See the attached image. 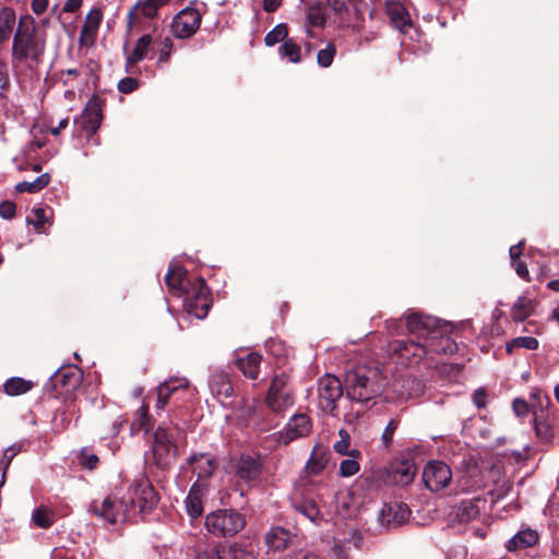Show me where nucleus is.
<instances>
[{"instance_id": "obj_42", "label": "nucleus", "mask_w": 559, "mask_h": 559, "mask_svg": "<svg viewBox=\"0 0 559 559\" xmlns=\"http://www.w3.org/2000/svg\"><path fill=\"white\" fill-rule=\"evenodd\" d=\"M513 347L536 349L538 347V341L532 336H520L514 338L511 343L507 344V352L511 353Z\"/></svg>"}, {"instance_id": "obj_45", "label": "nucleus", "mask_w": 559, "mask_h": 559, "mask_svg": "<svg viewBox=\"0 0 559 559\" xmlns=\"http://www.w3.org/2000/svg\"><path fill=\"white\" fill-rule=\"evenodd\" d=\"M335 53H336L335 46L332 44H329L324 49L319 50V52L317 55L318 63L323 68L330 67L333 62Z\"/></svg>"}, {"instance_id": "obj_14", "label": "nucleus", "mask_w": 559, "mask_h": 559, "mask_svg": "<svg viewBox=\"0 0 559 559\" xmlns=\"http://www.w3.org/2000/svg\"><path fill=\"white\" fill-rule=\"evenodd\" d=\"M452 479L450 467L439 461L429 462L423 472V480L431 491H439L445 488Z\"/></svg>"}, {"instance_id": "obj_50", "label": "nucleus", "mask_w": 559, "mask_h": 559, "mask_svg": "<svg viewBox=\"0 0 559 559\" xmlns=\"http://www.w3.org/2000/svg\"><path fill=\"white\" fill-rule=\"evenodd\" d=\"M17 450H15L13 447L8 448L3 453V459L0 463V486L4 483V476L7 468L9 467L10 463L12 462L13 457L16 455Z\"/></svg>"}, {"instance_id": "obj_51", "label": "nucleus", "mask_w": 559, "mask_h": 559, "mask_svg": "<svg viewBox=\"0 0 559 559\" xmlns=\"http://www.w3.org/2000/svg\"><path fill=\"white\" fill-rule=\"evenodd\" d=\"M32 213L35 216L34 221H27L28 224H33L38 233L43 231L45 223L48 221L46 215V210L43 207L33 209Z\"/></svg>"}, {"instance_id": "obj_60", "label": "nucleus", "mask_w": 559, "mask_h": 559, "mask_svg": "<svg viewBox=\"0 0 559 559\" xmlns=\"http://www.w3.org/2000/svg\"><path fill=\"white\" fill-rule=\"evenodd\" d=\"M473 401L478 408L485 407L487 402V394L485 390L477 389L473 394Z\"/></svg>"}, {"instance_id": "obj_49", "label": "nucleus", "mask_w": 559, "mask_h": 559, "mask_svg": "<svg viewBox=\"0 0 559 559\" xmlns=\"http://www.w3.org/2000/svg\"><path fill=\"white\" fill-rule=\"evenodd\" d=\"M297 509L312 522L320 516L319 508L313 501H305Z\"/></svg>"}, {"instance_id": "obj_48", "label": "nucleus", "mask_w": 559, "mask_h": 559, "mask_svg": "<svg viewBox=\"0 0 559 559\" xmlns=\"http://www.w3.org/2000/svg\"><path fill=\"white\" fill-rule=\"evenodd\" d=\"M399 427V420L397 419H391L388 425L385 426L382 436H381V442L383 447L389 448L393 441V436Z\"/></svg>"}, {"instance_id": "obj_29", "label": "nucleus", "mask_w": 559, "mask_h": 559, "mask_svg": "<svg viewBox=\"0 0 559 559\" xmlns=\"http://www.w3.org/2000/svg\"><path fill=\"white\" fill-rule=\"evenodd\" d=\"M16 16L13 9L9 7L0 8V43L9 39L15 25Z\"/></svg>"}, {"instance_id": "obj_47", "label": "nucleus", "mask_w": 559, "mask_h": 559, "mask_svg": "<svg viewBox=\"0 0 559 559\" xmlns=\"http://www.w3.org/2000/svg\"><path fill=\"white\" fill-rule=\"evenodd\" d=\"M535 433L543 441H550L552 438V429L550 425L544 420L538 419L537 417L534 420Z\"/></svg>"}, {"instance_id": "obj_30", "label": "nucleus", "mask_w": 559, "mask_h": 559, "mask_svg": "<svg viewBox=\"0 0 559 559\" xmlns=\"http://www.w3.org/2000/svg\"><path fill=\"white\" fill-rule=\"evenodd\" d=\"M534 308L535 302L533 299L526 296H521L511 309V317L514 321H524L533 313Z\"/></svg>"}, {"instance_id": "obj_57", "label": "nucleus", "mask_w": 559, "mask_h": 559, "mask_svg": "<svg viewBox=\"0 0 559 559\" xmlns=\"http://www.w3.org/2000/svg\"><path fill=\"white\" fill-rule=\"evenodd\" d=\"M138 88V81L133 78H124L119 81L118 90L121 93H131Z\"/></svg>"}, {"instance_id": "obj_4", "label": "nucleus", "mask_w": 559, "mask_h": 559, "mask_svg": "<svg viewBox=\"0 0 559 559\" xmlns=\"http://www.w3.org/2000/svg\"><path fill=\"white\" fill-rule=\"evenodd\" d=\"M406 329L408 334L415 336L423 344L439 337L442 332L440 321L431 316H425L417 312H411L405 316Z\"/></svg>"}, {"instance_id": "obj_9", "label": "nucleus", "mask_w": 559, "mask_h": 559, "mask_svg": "<svg viewBox=\"0 0 559 559\" xmlns=\"http://www.w3.org/2000/svg\"><path fill=\"white\" fill-rule=\"evenodd\" d=\"M317 393L318 406L332 416H336V402L343 395V385L340 379L332 374H325L318 382Z\"/></svg>"}, {"instance_id": "obj_33", "label": "nucleus", "mask_w": 559, "mask_h": 559, "mask_svg": "<svg viewBox=\"0 0 559 559\" xmlns=\"http://www.w3.org/2000/svg\"><path fill=\"white\" fill-rule=\"evenodd\" d=\"M326 452L321 447H316L307 462L306 469L311 475L319 474L326 465Z\"/></svg>"}, {"instance_id": "obj_37", "label": "nucleus", "mask_w": 559, "mask_h": 559, "mask_svg": "<svg viewBox=\"0 0 559 559\" xmlns=\"http://www.w3.org/2000/svg\"><path fill=\"white\" fill-rule=\"evenodd\" d=\"M278 50L283 58L288 59L293 63L301 61V48L293 38L286 39Z\"/></svg>"}, {"instance_id": "obj_38", "label": "nucleus", "mask_w": 559, "mask_h": 559, "mask_svg": "<svg viewBox=\"0 0 559 559\" xmlns=\"http://www.w3.org/2000/svg\"><path fill=\"white\" fill-rule=\"evenodd\" d=\"M49 176L47 174L40 175L33 181H22L15 186L19 192L36 193L44 189L49 183Z\"/></svg>"}, {"instance_id": "obj_2", "label": "nucleus", "mask_w": 559, "mask_h": 559, "mask_svg": "<svg viewBox=\"0 0 559 559\" xmlns=\"http://www.w3.org/2000/svg\"><path fill=\"white\" fill-rule=\"evenodd\" d=\"M344 386L349 400L364 404L382 393L384 379L377 368L359 366L346 372Z\"/></svg>"}, {"instance_id": "obj_43", "label": "nucleus", "mask_w": 559, "mask_h": 559, "mask_svg": "<svg viewBox=\"0 0 559 559\" xmlns=\"http://www.w3.org/2000/svg\"><path fill=\"white\" fill-rule=\"evenodd\" d=\"M228 546L211 547L201 551L198 559H227Z\"/></svg>"}, {"instance_id": "obj_27", "label": "nucleus", "mask_w": 559, "mask_h": 559, "mask_svg": "<svg viewBox=\"0 0 559 559\" xmlns=\"http://www.w3.org/2000/svg\"><path fill=\"white\" fill-rule=\"evenodd\" d=\"M429 355L432 353L453 355L457 350V346L454 341L445 336V330L442 326V332L439 337L431 340L427 343Z\"/></svg>"}, {"instance_id": "obj_55", "label": "nucleus", "mask_w": 559, "mask_h": 559, "mask_svg": "<svg viewBox=\"0 0 559 559\" xmlns=\"http://www.w3.org/2000/svg\"><path fill=\"white\" fill-rule=\"evenodd\" d=\"M170 396L169 385L160 384L157 390L156 407L163 409Z\"/></svg>"}, {"instance_id": "obj_11", "label": "nucleus", "mask_w": 559, "mask_h": 559, "mask_svg": "<svg viewBox=\"0 0 559 559\" xmlns=\"http://www.w3.org/2000/svg\"><path fill=\"white\" fill-rule=\"evenodd\" d=\"M127 501L139 513L151 511L157 504V495L147 479L136 481L129 490Z\"/></svg>"}, {"instance_id": "obj_26", "label": "nucleus", "mask_w": 559, "mask_h": 559, "mask_svg": "<svg viewBox=\"0 0 559 559\" xmlns=\"http://www.w3.org/2000/svg\"><path fill=\"white\" fill-rule=\"evenodd\" d=\"M416 471L417 468L413 462L407 460L399 462L392 471V483L402 486L408 485L414 480Z\"/></svg>"}, {"instance_id": "obj_1", "label": "nucleus", "mask_w": 559, "mask_h": 559, "mask_svg": "<svg viewBox=\"0 0 559 559\" xmlns=\"http://www.w3.org/2000/svg\"><path fill=\"white\" fill-rule=\"evenodd\" d=\"M47 45V35L28 14L19 20L12 41V63L28 70L36 69L43 61Z\"/></svg>"}, {"instance_id": "obj_40", "label": "nucleus", "mask_w": 559, "mask_h": 559, "mask_svg": "<svg viewBox=\"0 0 559 559\" xmlns=\"http://www.w3.org/2000/svg\"><path fill=\"white\" fill-rule=\"evenodd\" d=\"M211 390L218 399L229 397L233 394L230 382L223 377H213L211 380Z\"/></svg>"}, {"instance_id": "obj_46", "label": "nucleus", "mask_w": 559, "mask_h": 559, "mask_svg": "<svg viewBox=\"0 0 559 559\" xmlns=\"http://www.w3.org/2000/svg\"><path fill=\"white\" fill-rule=\"evenodd\" d=\"M307 23H308V26H311V27H320V26L324 25L325 16L320 7L309 8L308 14H307Z\"/></svg>"}, {"instance_id": "obj_62", "label": "nucleus", "mask_w": 559, "mask_h": 559, "mask_svg": "<svg viewBox=\"0 0 559 559\" xmlns=\"http://www.w3.org/2000/svg\"><path fill=\"white\" fill-rule=\"evenodd\" d=\"M513 266L515 269L516 274L520 277L528 281V270H527L526 264L523 261H520V260L513 261Z\"/></svg>"}, {"instance_id": "obj_56", "label": "nucleus", "mask_w": 559, "mask_h": 559, "mask_svg": "<svg viewBox=\"0 0 559 559\" xmlns=\"http://www.w3.org/2000/svg\"><path fill=\"white\" fill-rule=\"evenodd\" d=\"M188 384L189 382L185 378H175L163 383V385H169V391L171 395L181 389L186 390L188 388Z\"/></svg>"}, {"instance_id": "obj_61", "label": "nucleus", "mask_w": 559, "mask_h": 559, "mask_svg": "<svg viewBox=\"0 0 559 559\" xmlns=\"http://www.w3.org/2000/svg\"><path fill=\"white\" fill-rule=\"evenodd\" d=\"M9 86V76L7 66L0 62V94Z\"/></svg>"}, {"instance_id": "obj_32", "label": "nucleus", "mask_w": 559, "mask_h": 559, "mask_svg": "<svg viewBox=\"0 0 559 559\" xmlns=\"http://www.w3.org/2000/svg\"><path fill=\"white\" fill-rule=\"evenodd\" d=\"M153 38L150 34L142 35L135 43L134 49L127 59V63L133 66L146 56Z\"/></svg>"}, {"instance_id": "obj_5", "label": "nucleus", "mask_w": 559, "mask_h": 559, "mask_svg": "<svg viewBox=\"0 0 559 559\" xmlns=\"http://www.w3.org/2000/svg\"><path fill=\"white\" fill-rule=\"evenodd\" d=\"M206 528L215 535H235L245 526L242 514L235 510H218L205 519Z\"/></svg>"}, {"instance_id": "obj_35", "label": "nucleus", "mask_w": 559, "mask_h": 559, "mask_svg": "<svg viewBox=\"0 0 559 559\" xmlns=\"http://www.w3.org/2000/svg\"><path fill=\"white\" fill-rule=\"evenodd\" d=\"M32 388L33 383L31 381L17 377L7 380L3 384L4 392L11 396L24 394Z\"/></svg>"}, {"instance_id": "obj_54", "label": "nucleus", "mask_w": 559, "mask_h": 559, "mask_svg": "<svg viewBox=\"0 0 559 559\" xmlns=\"http://www.w3.org/2000/svg\"><path fill=\"white\" fill-rule=\"evenodd\" d=\"M98 463V456L93 454V453H88L86 450H83L81 453H80V464L88 469H93L96 467Z\"/></svg>"}, {"instance_id": "obj_22", "label": "nucleus", "mask_w": 559, "mask_h": 559, "mask_svg": "<svg viewBox=\"0 0 559 559\" xmlns=\"http://www.w3.org/2000/svg\"><path fill=\"white\" fill-rule=\"evenodd\" d=\"M456 485L462 492L476 491L485 486L484 474L477 467L468 468L457 478Z\"/></svg>"}, {"instance_id": "obj_8", "label": "nucleus", "mask_w": 559, "mask_h": 559, "mask_svg": "<svg viewBox=\"0 0 559 559\" xmlns=\"http://www.w3.org/2000/svg\"><path fill=\"white\" fill-rule=\"evenodd\" d=\"M170 0H138L127 13V27L130 31H141L145 21L158 17V12Z\"/></svg>"}, {"instance_id": "obj_15", "label": "nucleus", "mask_w": 559, "mask_h": 559, "mask_svg": "<svg viewBox=\"0 0 559 559\" xmlns=\"http://www.w3.org/2000/svg\"><path fill=\"white\" fill-rule=\"evenodd\" d=\"M103 103L98 97H92L82 114L78 119L76 123H80L81 128L88 134H94L100 127L103 115H102Z\"/></svg>"}, {"instance_id": "obj_3", "label": "nucleus", "mask_w": 559, "mask_h": 559, "mask_svg": "<svg viewBox=\"0 0 559 559\" xmlns=\"http://www.w3.org/2000/svg\"><path fill=\"white\" fill-rule=\"evenodd\" d=\"M385 350L388 356L394 359L396 364L406 367L416 366L424 358L430 359L427 344L416 341H392L388 343Z\"/></svg>"}, {"instance_id": "obj_59", "label": "nucleus", "mask_w": 559, "mask_h": 559, "mask_svg": "<svg viewBox=\"0 0 559 559\" xmlns=\"http://www.w3.org/2000/svg\"><path fill=\"white\" fill-rule=\"evenodd\" d=\"M512 407L518 416H523L528 413V405L524 400L515 399L512 403Z\"/></svg>"}, {"instance_id": "obj_64", "label": "nucleus", "mask_w": 559, "mask_h": 559, "mask_svg": "<svg viewBox=\"0 0 559 559\" xmlns=\"http://www.w3.org/2000/svg\"><path fill=\"white\" fill-rule=\"evenodd\" d=\"M83 0H67L63 5V12L72 13L80 9Z\"/></svg>"}, {"instance_id": "obj_20", "label": "nucleus", "mask_w": 559, "mask_h": 559, "mask_svg": "<svg viewBox=\"0 0 559 559\" xmlns=\"http://www.w3.org/2000/svg\"><path fill=\"white\" fill-rule=\"evenodd\" d=\"M165 282L169 289L179 295H185L191 288L187 271L178 264H170Z\"/></svg>"}, {"instance_id": "obj_21", "label": "nucleus", "mask_w": 559, "mask_h": 559, "mask_svg": "<svg viewBox=\"0 0 559 559\" xmlns=\"http://www.w3.org/2000/svg\"><path fill=\"white\" fill-rule=\"evenodd\" d=\"M486 507L487 500L481 497L464 500L460 503L456 515L461 522H469L479 518Z\"/></svg>"}, {"instance_id": "obj_12", "label": "nucleus", "mask_w": 559, "mask_h": 559, "mask_svg": "<svg viewBox=\"0 0 559 559\" xmlns=\"http://www.w3.org/2000/svg\"><path fill=\"white\" fill-rule=\"evenodd\" d=\"M201 21V13L195 8L187 7L174 16L171 33L180 39L190 38L199 29Z\"/></svg>"}, {"instance_id": "obj_16", "label": "nucleus", "mask_w": 559, "mask_h": 559, "mask_svg": "<svg viewBox=\"0 0 559 559\" xmlns=\"http://www.w3.org/2000/svg\"><path fill=\"white\" fill-rule=\"evenodd\" d=\"M409 509L402 502L384 503L379 512L381 525L390 528L405 523L409 516Z\"/></svg>"}, {"instance_id": "obj_18", "label": "nucleus", "mask_w": 559, "mask_h": 559, "mask_svg": "<svg viewBox=\"0 0 559 559\" xmlns=\"http://www.w3.org/2000/svg\"><path fill=\"white\" fill-rule=\"evenodd\" d=\"M192 473L197 475L198 481L209 478L212 476L217 467L215 459L207 453H199L191 455L188 461Z\"/></svg>"}, {"instance_id": "obj_31", "label": "nucleus", "mask_w": 559, "mask_h": 559, "mask_svg": "<svg viewBox=\"0 0 559 559\" xmlns=\"http://www.w3.org/2000/svg\"><path fill=\"white\" fill-rule=\"evenodd\" d=\"M289 540L288 531L282 527H273L265 534V543L270 549L282 550Z\"/></svg>"}, {"instance_id": "obj_19", "label": "nucleus", "mask_w": 559, "mask_h": 559, "mask_svg": "<svg viewBox=\"0 0 559 559\" xmlns=\"http://www.w3.org/2000/svg\"><path fill=\"white\" fill-rule=\"evenodd\" d=\"M261 474V463L259 459L249 454L241 455L236 464V475L246 483H254Z\"/></svg>"}, {"instance_id": "obj_52", "label": "nucleus", "mask_w": 559, "mask_h": 559, "mask_svg": "<svg viewBox=\"0 0 559 559\" xmlns=\"http://www.w3.org/2000/svg\"><path fill=\"white\" fill-rule=\"evenodd\" d=\"M227 559H255L253 552L238 546H228Z\"/></svg>"}, {"instance_id": "obj_41", "label": "nucleus", "mask_w": 559, "mask_h": 559, "mask_svg": "<svg viewBox=\"0 0 559 559\" xmlns=\"http://www.w3.org/2000/svg\"><path fill=\"white\" fill-rule=\"evenodd\" d=\"M288 36V29H287V26L286 24L284 23H281V24H277L272 31H270L265 37H264V43L266 46H274L281 41H285Z\"/></svg>"}, {"instance_id": "obj_25", "label": "nucleus", "mask_w": 559, "mask_h": 559, "mask_svg": "<svg viewBox=\"0 0 559 559\" xmlns=\"http://www.w3.org/2000/svg\"><path fill=\"white\" fill-rule=\"evenodd\" d=\"M538 542V534L532 528L518 532L506 545L508 551H518L534 546Z\"/></svg>"}, {"instance_id": "obj_53", "label": "nucleus", "mask_w": 559, "mask_h": 559, "mask_svg": "<svg viewBox=\"0 0 559 559\" xmlns=\"http://www.w3.org/2000/svg\"><path fill=\"white\" fill-rule=\"evenodd\" d=\"M174 48V43L170 37H165L160 43V48L158 50V61L166 62L168 61Z\"/></svg>"}, {"instance_id": "obj_7", "label": "nucleus", "mask_w": 559, "mask_h": 559, "mask_svg": "<svg viewBox=\"0 0 559 559\" xmlns=\"http://www.w3.org/2000/svg\"><path fill=\"white\" fill-rule=\"evenodd\" d=\"M177 456L178 447L175 442L173 431L164 426H159L154 435V463L160 468H166L175 462Z\"/></svg>"}, {"instance_id": "obj_28", "label": "nucleus", "mask_w": 559, "mask_h": 559, "mask_svg": "<svg viewBox=\"0 0 559 559\" xmlns=\"http://www.w3.org/2000/svg\"><path fill=\"white\" fill-rule=\"evenodd\" d=\"M261 360V355L257 353H250L246 357L239 358L237 360V367L247 378L254 380L259 376V366Z\"/></svg>"}, {"instance_id": "obj_36", "label": "nucleus", "mask_w": 559, "mask_h": 559, "mask_svg": "<svg viewBox=\"0 0 559 559\" xmlns=\"http://www.w3.org/2000/svg\"><path fill=\"white\" fill-rule=\"evenodd\" d=\"M340 440L334 443L333 449L336 453L342 455H349L352 457H359L360 451L353 449L349 450L350 435L345 429L338 430Z\"/></svg>"}, {"instance_id": "obj_34", "label": "nucleus", "mask_w": 559, "mask_h": 559, "mask_svg": "<svg viewBox=\"0 0 559 559\" xmlns=\"http://www.w3.org/2000/svg\"><path fill=\"white\" fill-rule=\"evenodd\" d=\"M152 427L151 417L148 416V406L143 404L135 413V417L131 424V432L135 433L141 430L147 432Z\"/></svg>"}, {"instance_id": "obj_44", "label": "nucleus", "mask_w": 559, "mask_h": 559, "mask_svg": "<svg viewBox=\"0 0 559 559\" xmlns=\"http://www.w3.org/2000/svg\"><path fill=\"white\" fill-rule=\"evenodd\" d=\"M356 459L350 456L340 463L338 473L342 477H350L359 472L360 465Z\"/></svg>"}, {"instance_id": "obj_13", "label": "nucleus", "mask_w": 559, "mask_h": 559, "mask_svg": "<svg viewBox=\"0 0 559 559\" xmlns=\"http://www.w3.org/2000/svg\"><path fill=\"white\" fill-rule=\"evenodd\" d=\"M267 406L275 413H281L293 406L294 397L287 388V378L284 374L276 376L271 383L266 396Z\"/></svg>"}, {"instance_id": "obj_58", "label": "nucleus", "mask_w": 559, "mask_h": 559, "mask_svg": "<svg viewBox=\"0 0 559 559\" xmlns=\"http://www.w3.org/2000/svg\"><path fill=\"white\" fill-rule=\"evenodd\" d=\"M15 212H16V206L13 202L4 201L0 204L1 217L5 218V219H10V218L14 217Z\"/></svg>"}, {"instance_id": "obj_23", "label": "nucleus", "mask_w": 559, "mask_h": 559, "mask_svg": "<svg viewBox=\"0 0 559 559\" xmlns=\"http://www.w3.org/2000/svg\"><path fill=\"white\" fill-rule=\"evenodd\" d=\"M206 488L204 485L197 483L191 488L186 499V509L188 514L192 518H199L203 513L202 500L205 495Z\"/></svg>"}, {"instance_id": "obj_10", "label": "nucleus", "mask_w": 559, "mask_h": 559, "mask_svg": "<svg viewBox=\"0 0 559 559\" xmlns=\"http://www.w3.org/2000/svg\"><path fill=\"white\" fill-rule=\"evenodd\" d=\"M185 295L187 296L185 299L187 313L197 319L205 318L212 304L205 281L198 278Z\"/></svg>"}, {"instance_id": "obj_6", "label": "nucleus", "mask_w": 559, "mask_h": 559, "mask_svg": "<svg viewBox=\"0 0 559 559\" xmlns=\"http://www.w3.org/2000/svg\"><path fill=\"white\" fill-rule=\"evenodd\" d=\"M131 508L126 498L108 496L102 501H93L91 511L110 524L123 523L129 516Z\"/></svg>"}, {"instance_id": "obj_39", "label": "nucleus", "mask_w": 559, "mask_h": 559, "mask_svg": "<svg viewBox=\"0 0 559 559\" xmlns=\"http://www.w3.org/2000/svg\"><path fill=\"white\" fill-rule=\"evenodd\" d=\"M33 523L40 528H48L55 522V515L51 510L46 507H39L32 513Z\"/></svg>"}, {"instance_id": "obj_17", "label": "nucleus", "mask_w": 559, "mask_h": 559, "mask_svg": "<svg viewBox=\"0 0 559 559\" xmlns=\"http://www.w3.org/2000/svg\"><path fill=\"white\" fill-rule=\"evenodd\" d=\"M103 21V12L99 8H93L85 16L79 43L81 46H92L96 39L98 28Z\"/></svg>"}, {"instance_id": "obj_63", "label": "nucleus", "mask_w": 559, "mask_h": 559, "mask_svg": "<svg viewBox=\"0 0 559 559\" xmlns=\"http://www.w3.org/2000/svg\"><path fill=\"white\" fill-rule=\"evenodd\" d=\"M31 7L34 13L41 14L48 8V0H32Z\"/></svg>"}, {"instance_id": "obj_24", "label": "nucleus", "mask_w": 559, "mask_h": 559, "mask_svg": "<svg viewBox=\"0 0 559 559\" xmlns=\"http://www.w3.org/2000/svg\"><path fill=\"white\" fill-rule=\"evenodd\" d=\"M311 420L306 414H297L290 418L286 427V438L294 440L311 432Z\"/></svg>"}]
</instances>
